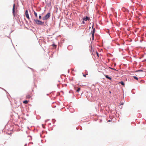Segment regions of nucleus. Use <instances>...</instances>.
<instances>
[{
	"label": "nucleus",
	"instance_id": "obj_1",
	"mask_svg": "<svg viewBox=\"0 0 146 146\" xmlns=\"http://www.w3.org/2000/svg\"><path fill=\"white\" fill-rule=\"evenodd\" d=\"M50 13H48L47 14L42 18V19L43 20H47L50 16Z\"/></svg>",
	"mask_w": 146,
	"mask_h": 146
},
{
	"label": "nucleus",
	"instance_id": "obj_2",
	"mask_svg": "<svg viewBox=\"0 0 146 146\" xmlns=\"http://www.w3.org/2000/svg\"><path fill=\"white\" fill-rule=\"evenodd\" d=\"M34 21L36 24L38 25H42L44 23L43 22H42L38 20L34 19Z\"/></svg>",
	"mask_w": 146,
	"mask_h": 146
},
{
	"label": "nucleus",
	"instance_id": "obj_3",
	"mask_svg": "<svg viewBox=\"0 0 146 146\" xmlns=\"http://www.w3.org/2000/svg\"><path fill=\"white\" fill-rule=\"evenodd\" d=\"M32 96V95L31 93H30L27 95L26 96V98L27 99H29L30 98L31 96Z\"/></svg>",
	"mask_w": 146,
	"mask_h": 146
},
{
	"label": "nucleus",
	"instance_id": "obj_4",
	"mask_svg": "<svg viewBox=\"0 0 146 146\" xmlns=\"http://www.w3.org/2000/svg\"><path fill=\"white\" fill-rule=\"evenodd\" d=\"M25 15L27 18L29 20L30 18H29V15L28 13V10H27L25 11Z\"/></svg>",
	"mask_w": 146,
	"mask_h": 146
},
{
	"label": "nucleus",
	"instance_id": "obj_5",
	"mask_svg": "<svg viewBox=\"0 0 146 146\" xmlns=\"http://www.w3.org/2000/svg\"><path fill=\"white\" fill-rule=\"evenodd\" d=\"M13 15H14L15 13V4H14L13 5Z\"/></svg>",
	"mask_w": 146,
	"mask_h": 146
},
{
	"label": "nucleus",
	"instance_id": "obj_6",
	"mask_svg": "<svg viewBox=\"0 0 146 146\" xmlns=\"http://www.w3.org/2000/svg\"><path fill=\"white\" fill-rule=\"evenodd\" d=\"M104 76H105V77L107 78L109 80H112V79H111V78L110 77H109L108 75H104Z\"/></svg>",
	"mask_w": 146,
	"mask_h": 146
},
{
	"label": "nucleus",
	"instance_id": "obj_7",
	"mask_svg": "<svg viewBox=\"0 0 146 146\" xmlns=\"http://www.w3.org/2000/svg\"><path fill=\"white\" fill-rule=\"evenodd\" d=\"M83 19L85 21H87L90 19V18L87 17H86L85 18H84Z\"/></svg>",
	"mask_w": 146,
	"mask_h": 146
},
{
	"label": "nucleus",
	"instance_id": "obj_8",
	"mask_svg": "<svg viewBox=\"0 0 146 146\" xmlns=\"http://www.w3.org/2000/svg\"><path fill=\"white\" fill-rule=\"evenodd\" d=\"M95 29L94 28L93 29V30L91 31V33H92V35H94V34L95 33Z\"/></svg>",
	"mask_w": 146,
	"mask_h": 146
},
{
	"label": "nucleus",
	"instance_id": "obj_9",
	"mask_svg": "<svg viewBox=\"0 0 146 146\" xmlns=\"http://www.w3.org/2000/svg\"><path fill=\"white\" fill-rule=\"evenodd\" d=\"M29 102V101L25 100L23 101V103L25 104H27Z\"/></svg>",
	"mask_w": 146,
	"mask_h": 146
},
{
	"label": "nucleus",
	"instance_id": "obj_10",
	"mask_svg": "<svg viewBox=\"0 0 146 146\" xmlns=\"http://www.w3.org/2000/svg\"><path fill=\"white\" fill-rule=\"evenodd\" d=\"M34 15H35V16L36 17H37V13L36 12H35V11H34Z\"/></svg>",
	"mask_w": 146,
	"mask_h": 146
},
{
	"label": "nucleus",
	"instance_id": "obj_11",
	"mask_svg": "<svg viewBox=\"0 0 146 146\" xmlns=\"http://www.w3.org/2000/svg\"><path fill=\"white\" fill-rule=\"evenodd\" d=\"M80 90V88H78L77 90H76V91L77 92H79V91Z\"/></svg>",
	"mask_w": 146,
	"mask_h": 146
},
{
	"label": "nucleus",
	"instance_id": "obj_12",
	"mask_svg": "<svg viewBox=\"0 0 146 146\" xmlns=\"http://www.w3.org/2000/svg\"><path fill=\"white\" fill-rule=\"evenodd\" d=\"M133 78H134L135 79H136L137 80H138V78L137 77L135 76H133Z\"/></svg>",
	"mask_w": 146,
	"mask_h": 146
},
{
	"label": "nucleus",
	"instance_id": "obj_13",
	"mask_svg": "<svg viewBox=\"0 0 146 146\" xmlns=\"http://www.w3.org/2000/svg\"><path fill=\"white\" fill-rule=\"evenodd\" d=\"M120 83H121V84L123 86H124L125 85L124 82L122 81H121V82H120Z\"/></svg>",
	"mask_w": 146,
	"mask_h": 146
},
{
	"label": "nucleus",
	"instance_id": "obj_14",
	"mask_svg": "<svg viewBox=\"0 0 146 146\" xmlns=\"http://www.w3.org/2000/svg\"><path fill=\"white\" fill-rule=\"evenodd\" d=\"M54 47H55V48H56V45H55V44H53L52 45Z\"/></svg>",
	"mask_w": 146,
	"mask_h": 146
},
{
	"label": "nucleus",
	"instance_id": "obj_15",
	"mask_svg": "<svg viewBox=\"0 0 146 146\" xmlns=\"http://www.w3.org/2000/svg\"><path fill=\"white\" fill-rule=\"evenodd\" d=\"M95 53H96V54L97 55V56L98 57H99L98 53V52H97V51H96V52Z\"/></svg>",
	"mask_w": 146,
	"mask_h": 146
},
{
	"label": "nucleus",
	"instance_id": "obj_16",
	"mask_svg": "<svg viewBox=\"0 0 146 146\" xmlns=\"http://www.w3.org/2000/svg\"><path fill=\"white\" fill-rule=\"evenodd\" d=\"M94 35H92V40L94 39Z\"/></svg>",
	"mask_w": 146,
	"mask_h": 146
},
{
	"label": "nucleus",
	"instance_id": "obj_17",
	"mask_svg": "<svg viewBox=\"0 0 146 146\" xmlns=\"http://www.w3.org/2000/svg\"><path fill=\"white\" fill-rule=\"evenodd\" d=\"M39 19H41V16L40 15H39Z\"/></svg>",
	"mask_w": 146,
	"mask_h": 146
},
{
	"label": "nucleus",
	"instance_id": "obj_18",
	"mask_svg": "<svg viewBox=\"0 0 146 146\" xmlns=\"http://www.w3.org/2000/svg\"><path fill=\"white\" fill-rule=\"evenodd\" d=\"M84 20L83 19V21H82V23L83 24H84L85 23V22H84Z\"/></svg>",
	"mask_w": 146,
	"mask_h": 146
},
{
	"label": "nucleus",
	"instance_id": "obj_19",
	"mask_svg": "<svg viewBox=\"0 0 146 146\" xmlns=\"http://www.w3.org/2000/svg\"><path fill=\"white\" fill-rule=\"evenodd\" d=\"M143 71L141 70H139L137 71V72H139V71Z\"/></svg>",
	"mask_w": 146,
	"mask_h": 146
},
{
	"label": "nucleus",
	"instance_id": "obj_20",
	"mask_svg": "<svg viewBox=\"0 0 146 146\" xmlns=\"http://www.w3.org/2000/svg\"><path fill=\"white\" fill-rule=\"evenodd\" d=\"M83 76L84 77H86V75L83 74Z\"/></svg>",
	"mask_w": 146,
	"mask_h": 146
},
{
	"label": "nucleus",
	"instance_id": "obj_21",
	"mask_svg": "<svg viewBox=\"0 0 146 146\" xmlns=\"http://www.w3.org/2000/svg\"><path fill=\"white\" fill-rule=\"evenodd\" d=\"M111 68L112 69H113V70H116L115 69H114V68Z\"/></svg>",
	"mask_w": 146,
	"mask_h": 146
},
{
	"label": "nucleus",
	"instance_id": "obj_22",
	"mask_svg": "<svg viewBox=\"0 0 146 146\" xmlns=\"http://www.w3.org/2000/svg\"><path fill=\"white\" fill-rule=\"evenodd\" d=\"M109 92H110V93H111V91H109Z\"/></svg>",
	"mask_w": 146,
	"mask_h": 146
},
{
	"label": "nucleus",
	"instance_id": "obj_23",
	"mask_svg": "<svg viewBox=\"0 0 146 146\" xmlns=\"http://www.w3.org/2000/svg\"><path fill=\"white\" fill-rule=\"evenodd\" d=\"M110 121V120H109V121Z\"/></svg>",
	"mask_w": 146,
	"mask_h": 146
}]
</instances>
